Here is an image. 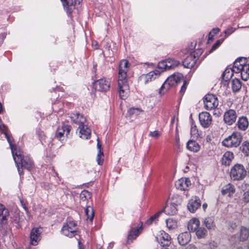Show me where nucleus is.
I'll return each instance as SVG.
<instances>
[{"label":"nucleus","instance_id":"obj_22","mask_svg":"<svg viewBox=\"0 0 249 249\" xmlns=\"http://www.w3.org/2000/svg\"><path fill=\"white\" fill-rule=\"evenodd\" d=\"M144 226L145 225L143 226V223L141 221L132 224L128 233H141Z\"/></svg>","mask_w":249,"mask_h":249},{"label":"nucleus","instance_id":"obj_37","mask_svg":"<svg viewBox=\"0 0 249 249\" xmlns=\"http://www.w3.org/2000/svg\"><path fill=\"white\" fill-rule=\"evenodd\" d=\"M162 212H158L153 215L151 216L145 222V225L148 226L151 225L153 223H156L158 221L159 217L161 214Z\"/></svg>","mask_w":249,"mask_h":249},{"label":"nucleus","instance_id":"obj_9","mask_svg":"<svg viewBox=\"0 0 249 249\" xmlns=\"http://www.w3.org/2000/svg\"><path fill=\"white\" fill-rule=\"evenodd\" d=\"M93 87L96 90L100 92H106L109 89L110 82L108 79L101 78L94 82Z\"/></svg>","mask_w":249,"mask_h":249},{"label":"nucleus","instance_id":"obj_39","mask_svg":"<svg viewBox=\"0 0 249 249\" xmlns=\"http://www.w3.org/2000/svg\"><path fill=\"white\" fill-rule=\"evenodd\" d=\"M166 226L169 230H174L177 228V222L175 219L169 218L166 221Z\"/></svg>","mask_w":249,"mask_h":249},{"label":"nucleus","instance_id":"obj_46","mask_svg":"<svg viewBox=\"0 0 249 249\" xmlns=\"http://www.w3.org/2000/svg\"><path fill=\"white\" fill-rule=\"evenodd\" d=\"M64 130L61 127H58L56 130L55 133V137L58 139L59 140H61V138L63 136L64 134Z\"/></svg>","mask_w":249,"mask_h":249},{"label":"nucleus","instance_id":"obj_41","mask_svg":"<svg viewBox=\"0 0 249 249\" xmlns=\"http://www.w3.org/2000/svg\"><path fill=\"white\" fill-rule=\"evenodd\" d=\"M248 235L249 234H234L232 235L231 238V240H235L237 238L236 240L235 241V243L237 241H244L246 240H247L248 238Z\"/></svg>","mask_w":249,"mask_h":249},{"label":"nucleus","instance_id":"obj_11","mask_svg":"<svg viewBox=\"0 0 249 249\" xmlns=\"http://www.w3.org/2000/svg\"><path fill=\"white\" fill-rule=\"evenodd\" d=\"M237 117L235 110L232 109H229L224 113L223 120L225 124L229 125H231L235 122Z\"/></svg>","mask_w":249,"mask_h":249},{"label":"nucleus","instance_id":"obj_7","mask_svg":"<svg viewBox=\"0 0 249 249\" xmlns=\"http://www.w3.org/2000/svg\"><path fill=\"white\" fill-rule=\"evenodd\" d=\"M202 53V51L201 49L191 52L184 59L182 65L185 68L191 69L195 66L199 56Z\"/></svg>","mask_w":249,"mask_h":249},{"label":"nucleus","instance_id":"obj_57","mask_svg":"<svg viewBox=\"0 0 249 249\" xmlns=\"http://www.w3.org/2000/svg\"><path fill=\"white\" fill-rule=\"evenodd\" d=\"M0 131L2 133L4 131H8V129L6 126L2 123L0 124Z\"/></svg>","mask_w":249,"mask_h":249},{"label":"nucleus","instance_id":"obj_56","mask_svg":"<svg viewBox=\"0 0 249 249\" xmlns=\"http://www.w3.org/2000/svg\"><path fill=\"white\" fill-rule=\"evenodd\" d=\"M180 62L178 60L175 59L174 61H173L172 64L169 65V66H171V69L178 66Z\"/></svg>","mask_w":249,"mask_h":249},{"label":"nucleus","instance_id":"obj_18","mask_svg":"<svg viewBox=\"0 0 249 249\" xmlns=\"http://www.w3.org/2000/svg\"><path fill=\"white\" fill-rule=\"evenodd\" d=\"M236 125L239 130L241 131L246 130L249 125L248 119L247 117L244 116L239 117Z\"/></svg>","mask_w":249,"mask_h":249},{"label":"nucleus","instance_id":"obj_38","mask_svg":"<svg viewBox=\"0 0 249 249\" xmlns=\"http://www.w3.org/2000/svg\"><path fill=\"white\" fill-rule=\"evenodd\" d=\"M240 150L245 156H249V142L247 141H244L240 147Z\"/></svg>","mask_w":249,"mask_h":249},{"label":"nucleus","instance_id":"obj_43","mask_svg":"<svg viewBox=\"0 0 249 249\" xmlns=\"http://www.w3.org/2000/svg\"><path fill=\"white\" fill-rule=\"evenodd\" d=\"M91 197V193L88 190H84L80 194V198L82 201H85Z\"/></svg>","mask_w":249,"mask_h":249},{"label":"nucleus","instance_id":"obj_55","mask_svg":"<svg viewBox=\"0 0 249 249\" xmlns=\"http://www.w3.org/2000/svg\"><path fill=\"white\" fill-rule=\"evenodd\" d=\"M237 227V225L235 223H231L229 227V230L230 232H233L234 229H235Z\"/></svg>","mask_w":249,"mask_h":249},{"label":"nucleus","instance_id":"obj_59","mask_svg":"<svg viewBox=\"0 0 249 249\" xmlns=\"http://www.w3.org/2000/svg\"><path fill=\"white\" fill-rule=\"evenodd\" d=\"M249 230L245 227L242 226L240 228V233H249Z\"/></svg>","mask_w":249,"mask_h":249},{"label":"nucleus","instance_id":"obj_19","mask_svg":"<svg viewBox=\"0 0 249 249\" xmlns=\"http://www.w3.org/2000/svg\"><path fill=\"white\" fill-rule=\"evenodd\" d=\"M177 207L178 205L175 203L167 204L161 212H163L167 215H174L177 213Z\"/></svg>","mask_w":249,"mask_h":249},{"label":"nucleus","instance_id":"obj_34","mask_svg":"<svg viewBox=\"0 0 249 249\" xmlns=\"http://www.w3.org/2000/svg\"><path fill=\"white\" fill-rule=\"evenodd\" d=\"M239 73H240V76L243 80H248L249 78V65L246 64Z\"/></svg>","mask_w":249,"mask_h":249},{"label":"nucleus","instance_id":"obj_36","mask_svg":"<svg viewBox=\"0 0 249 249\" xmlns=\"http://www.w3.org/2000/svg\"><path fill=\"white\" fill-rule=\"evenodd\" d=\"M233 73L231 68H227L223 72L222 77L223 80L228 81L233 76Z\"/></svg>","mask_w":249,"mask_h":249},{"label":"nucleus","instance_id":"obj_13","mask_svg":"<svg viewBox=\"0 0 249 249\" xmlns=\"http://www.w3.org/2000/svg\"><path fill=\"white\" fill-rule=\"evenodd\" d=\"M78 225L77 222L74 220H68L65 223H64L61 231L63 232H68L71 233H74L77 231Z\"/></svg>","mask_w":249,"mask_h":249},{"label":"nucleus","instance_id":"obj_32","mask_svg":"<svg viewBox=\"0 0 249 249\" xmlns=\"http://www.w3.org/2000/svg\"><path fill=\"white\" fill-rule=\"evenodd\" d=\"M153 74H154V73L149 72L146 74H142L139 77V79L145 84H147L155 79V76L153 77L152 75Z\"/></svg>","mask_w":249,"mask_h":249},{"label":"nucleus","instance_id":"obj_42","mask_svg":"<svg viewBox=\"0 0 249 249\" xmlns=\"http://www.w3.org/2000/svg\"><path fill=\"white\" fill-rule=\"evenodd\" d=\"M158 68L162 71L169 70L171 69V66L167 64L166 60H164L159 62Z\"/></svg>","mask_w":249,"mask_h":249},{"label":"nucleus","instance_id":"obj_63","mask_svg":"<svg viewBox=\"0 0 249 249\" xmlns=\"http://www.w3.org/2000/svg\"><path fill=\"white\" fill-rule=\"evenodd\" d=\"M97 147L98 149V152H103L102 150V148H101L102 144L100 143L99 138L97 139Z\"/></svg>","mask_w":249,"mask_h":249},{"label":"nucleus","instance_id":"obj_21","mask_svg":"<svg viewBox=\"0 0 249 249\" xmlns=\"http://www.w3.org/2000/svg\"><path fill=\"white\" fill-rule=\"evenodd\" d=\"M234 158V155L232 152L227 151L222 156L221 162L222 165L229 166Z\"/></svg>","mask_w":249,"mask_h":249},{"label":"nucleus","instance_id":"obj_47","mask_svg":"<svg viewBox=\"0 0 249 249\" xmlns=\"http://www.w3.org/2000/svg\"><path fill=\"white\" fill-rule=\"evenodd\" d=\"M61 128L63 130H64V133L66 134V135L68 136L70 133L71 127L70 125L63 124L61 126Z\"/></svg>","mask_w":249,"mask_h":249},{"label":"nucleus","instance_id":"obj_54","mask_svg":"<svg viewBox=\"0 0 249 249\" xmlns=\"http://www.w3.org/2000/svg\"><path fill=\"white\" fill-rule=\"evenodd\" d=\"M160 135V133L158 131H154L153 132H150L149 133V136H151L153 138H157Z\"/></svg>","mask_w":249,"mask_h":249},{"label":"nucleus","instance_id":"obj_30","mask_svg":"<svg viewBox=\"0 0 249 249\" xmlns=\"http://www.w3.org/2000/svg\"><path fill=\"white\" fill-rule=\"evenodd\" d=\"M11 223L15 226L16 229H19L21 227L19 213H15L10 217Z\"/></svg>","mask_w":249,"mask_h":249},{"label":"nucleus","instance_id":"obj_4","mask_svg":"<svg viewBox=\"0 0 249 249\" xmlns=\"http://www.w3.org/2000/svg\"><path fill=\"white\" fill-rule=\"evenodd\" d=\"M242 140L243 136L240 132H233L222 141V144L228 148H236L240 145Z\"/></svg>","mask_w":249,"mask_h":249},{"label":"nucleus","instance_id":"obj_62","mask_svg":"<svg viewBox=\"0 0 249 249\" xmlns=\"http://www.w3.org/2000/svg\"><path fill=\"white\" fill-rule=\"evenodd\" d=\"M197 132V130L196 129V125H194V124L192 123V126L191 128V133H193L194 134H196Z\"/></svg>","mask_w":249,"mask_h":249},{"label":"nucleus","instance_id":"obj_53","mask_svg":"<svg viewBox=\"0 0 249 249\" xmlns=\"http://www.w3.org/2000/svg\"><path fill=\"white\" fill-rule=\"evenodd\" d=\"M43 232V228L41 227L33 228L30 233H41Z\"/></svg>","mask_w":249,"mask_h":249},{"label":"nucleus","instance_id":"obj_44","mask_svg":"<svg viewBox=\"0 0 249 249\" xmlns=\"http://www.w3.org/2000/svg\"><path fill=\"white\" fill-rule=\"evenodd\" d=\"M119 92V97L121 99L124 100L127 97V90L128 89H125L123 88H118Z\"/></svg>","mask_w":249,"mask_h":249},{"label":"nucleus","instance_id":"obj_29","mask_svg":"<svg viewBox=\"0 0 249 249\" xmlns=\"http://www.w3.org/2000/svg\"><path fill=\"white\" fill-rule=\"evenodd\" d=\"M191 239V234H178V240L181 246L187 245Z\"/></svg>","mask_w":249,"mask_h":249},{"label":"nucleus","instance_id":"obj_10","mask_svg":"<svg viewBox=\"0 0 249 249\" xmlns=\"http://www.w3.org/2000/svg\"><path fill=\"white\" fill-rule=\"evenodd\" d=\"M203 102L205 107L207 110L214 109L218 105L217 98L212 94H206L203 98Z\"/></svg>","mask_w":249,"mask_h":249},{"label":"nucleus","instance_id":"obj_28","mask_svg":"<svg viewBox=\"0 0 249 249\" xmlns=\"http://www.w3.org/2000/svg\"><path fill=\"white\" fill-rule=\"evenodd\" d=\"M186 147L188 150L194 152H197L200 149L199 144L193 140H189L187 143Z\"/></svg>","mask_w":249,"mask_h":249},{"label":"nucleus","instance_id":"obj_40","mask_svg":"<svg viewBox=\"0 0 249 249\" xmlns=\"http://www.w3.org/2000/svg\"><path fill=\"white\" fill-rule=\"evenodd\" d=\"M30 244L36 246L41 239L40 234H30Z\"/></svg>","mask_w":249,"mask_h":249},{"label":"nucleus","instance_id":"obj_14","mask_svg":"<svg viewBox=\"0 0 249 249\" xmlns=\"http://www.w3.org/2000/svg\"><path fill=\"white\" fill-rule=\"evenodd\" d=\"M246 64V58H244L243 57L237 58L233 63L232 68H231L232 72L239 73V72L241 71V70L244 68V67Z\"/></svg>","mask_w":249,"mask_h":249},{"label":"nucleus","instance_id":"obj_50","mask_svg":"<svg viewBox=\"0 0 249 249\" xmlns=\"http://www.w3.org/2000/svg\"><path fill=\"white\" fill-rule=\"evenodd\" d=\"M139 234H127V244H130L132 241L135 239Z\"/></svg>","mask_w":249,"mask_h":249},{"label":"nucleus","instance_id":"obj_2","mask_svg":"<svg viewBox=\"0 0 249 249\" xmlns=\"http://www.w3.org/2000/svg\"><path fill=\"white\" fill-rule=\"evenodd\" d=\"M71 119L74 123L79 124L78 129L81 135L80 137L85 139H89L91 130L84 124L86 120L83 115L78 112L73 113L71 114Z\"/></svg>","mask_w":249,"mask_h":249},{"label":"nucleus","instance_id":"obj_48","mask_svg":"<svg viewBox=\"0 0 249 249\" xmlns=\"http://www.w3.org/2000/svg\"><path fill=\"white\" fill-rule=\"evenodd\" d=\"M223 40L219 39L216 41V42L212 46L210 52H212L215 49H216L222 43Z\"/></svg>","mask_w":249,"mask_h":249},{"label":"nucleus","instance_id":"obj_1","mask_svg":"<svg viewBox=\"0 0 249 249\" xmlns=\"http://www.w3.org/2000/svg\"><path fill=\"white\" fill-rule=\"evenodd\" d=\"M12 155L20 176L23 175V171L21 168L26 169L30 172L34 169V161L29 156H25L22 151L19 150Z\"/></svg>","mask_w":249,"mask_h":249},{"label":"nucleus","instance_id":"obj_12","mask_svg":"<svg viewBox=\"0 0 249 249\" xmlns=\"http://www.w3.org/2000/svg\"><path fill=\"white\" fill-rule=\"evenodd\" d=\"M199 120L203 127L208 128L212 124V117L209 113L202 112L199 114Z\"/></svg>","mask_w":249,"mask_h":249},{"label":"nucleus","instance_id":"obj_3","mask_svg":"<svg viewBox=\"0 0 249 249\" xmlns=\"http://www.w3.org/2000/svg\"><path fill=\"white\" fill-rule=\"evenodd\" d=\"M9 212L4 205L0 204V231L1 233L12 232V228L8 226Z\"/></svg>","mask_w":249,"mask_h":249},{"label":"nucleus","instance_id":"obj_23","mask_svg":"<svg viewBox=\"0 0 249 249\" xmlns=\"http://www.w3.org/2000/svg\"><path fill=\"white\" fill-rule=\"evenodd\" d=\"M3 133L4 134L5 138L9 144L12 155H14V153L17 152L19 149L18 148L15 144L13 143L14 139L12 135L9 134L8 131H4Z\"/></svg>","mask_w":249,"mask_h":249},{"label":"nucleus","instance_id":"obj_27","mask_svg":"<svg viewBox=\"0 0 249 249\" xmlns=\"http://www.w3.org/2000/svg\"><path fill=\"white\" fill-rule=\"evenodd\" d=\"M127 75L122 76L118 74V88H124L125 89H128V85L126 79Z\"/></svg>","mask_w":249,"mask_h":249},{"label":"nucleus","instance_id":"obj_8","mask_svg":"<svg viewBox=\"0 0 249 249\" xmlns=\"http://www.w3.org/2000/svg\"><path fill=\"white\" fill-rule=\"evenodd\" d=\"M200 221L197 218H193L188 224V229L190 232H196V233H206L207 230L204 227H200Z\"/></svg>","mask_w":249,"mask_h":249},{"label":"nucleus","instance_id":"obj_6","mask_svg":"<svg viewBox=\"0 0 249 249\" xmlns=\"http://www.w3.org/2000/svg\"><path fill=\"white\" fill-rule=\"evenodd\" d=\"M183 77V75L180 73H174L171 75L162 85L160 89V93H161L164 89L168 90L172 87L178 84L182 79Z\"/></svg>","mask_w":249,"mask_h":249},{"label":"nucleus","instance_id":"obj_26","mask_svg":"<svg viewBox=\"0 0 249 249\" xmlns=\"http://www.w3.org/2000/svg\"><path fill=\"white\" fill-rule=\"evenodd\" d=\"M235 193L234 186L229 183L223 187L221 190V194L223 195H227L231 196Z\"/></svg>","mask_w":249,"mask_h":249},{"label":"nucleus","instance_id":"obj_60","mask_svg":"<svg viewBox=\"0 0 249 249\" xmlns=\"http://www.w3.org/2000/svg\"><path fill=\"white\" fill-rule=\"evenodd\" d=\"M217 247V244L214 241L210 243L209 248L210 249H215Z\"/></svg>","mask_w":249,"mask_h":249},{"label":"nucleus","instance_id":"obj_51","mask_svg":"<svg viewBox=\"0 0 249 249\" xmlns=\"http://www.w3.org/2000/svg\"><path fill=\"white\" fill-rule=\"evenodd\" d=\"M36 134L41 143H43V141L44 140L45 137L44 133L40 130H36Z\"/></svg>","mask_w":249,"mask_h":249},{"label":"nucleus","instance_id":"obj_15","mask_svg":"<svg viewBox=\"0 0 249 249\" xmlns=\"http://www.w3.org/2000/svg\"><path fill=\"white\" fill-rule=\"evenodd\" d=\"M191 185V181L188 178H181L176 182L177 189L181 191L185 190Z\"/></svg>","mask_w":249,"mask_h":249},{"label":"nucleus","instance_id":"obj_20","mask_svg":"<svg viewBox=\"0 0 249 249\" xmlns=\"http://www.w3.org/2000/svg\"><path fill=\"white\" fill-rule=\"evenodd\" d=\"M128 61L126 59H122L119 63V75L122 76L127 75L128 69Z\"/></svg>","mask_w":249,"mask_h":249},{"label":"nucleus","instance_id":"obj_16","mask_svg":"<svg viewBox=\"0 0 249 249\" xmlns=\"http://www.w3.org/2000/svg\"><path fill=\"white\" fill-rule=\"evenodd\" d=\"M201 205L200 199L195 196L191 199L188 204V209L191 213H194Z\"/></svg>","mask_w":249,"mask_h":249},{"label":"nucleus","instance_id":"obj_64","mask_svg":"<svg viewBox=\"0 0 249 249\" xmlns=\"http://www.w3.org/2000/svg\"><path fill=\"white\" fill-rule=\"evenodd\" d=\"M219 31L220 30L218 28H216L213 29L211 32H212V34H213V35H214L217 34L219 32Z\"/></svg>","mask_w":249,"mask_h":249},{"label":"nucleus","instance_id":"obj_25","mask_svg":"<svg viewBox=\"0 0 249 249\" xmlns=\"http://www.w3.org/2000/svg\"><path fill=\"white\" fill-rule=\"evenodd\" d=\"M64 10L69 14L72 12V7H74L73 0H60Z\"/></svg>","mask_w":249,"mask_h":249},{"label":"nucleus","instance_id":"obj_52","mask_svg":"<svg viewBox=\"0 0 249 249\" xmlns=\"http://www.w3.org/2000/svg\"><path fill=\"white\" fill-rule=\"evenodd\" d=\"M189 84V82L187 80L183 81V85L181 86V89L180 90V93L181 94H183L187 89V85Z\"/></svg>","mask_w":249,"mask_h":249},{"label":"nucleus","instance_id":"obj_49","mask_svg":"<svg viewBox=\"0 0 249 249\" xmlns=\"http://www.w3.org/2000/svg\"><path fill=\"white\" fill-rule=\"evenodd\" d=\"M104 156L103 152H98L97 156V162L98 164L100 165L103 164V159H101V157Z\"/></svg>","mask_w":249,"mask_h":249},{"label":"nucleus","instance_id":"obj_58","mask_svg":"<svg viewBox=\"0 0 249 249\" xmlns=\"http://www.w3.org/2000/svg\"><path fill=\"white\" fill-rule=\"evenodd\" d=\"M6 34L5 33H3L0 34V46L3 42V40L6 37Z\"/></svg>","mask_w":249,"mask_h":249},{"label":"nucleus","instance_id":"obj_17","mask_svg":"<svg viewBox=\"0 0 249 249\" xmlns=\"http://www.w3.org/2000/svg\"><path fill=\"white\" fill-rule=\"evenodd\" d=\"M156 238L162 247L168 246L171 243V238L169 234H158Z\"/></svg>","mask_w":249,"mask_h":249},{"label":"nucleus","instance_id":"obj_35","mask_svg":"<svg viewBox=\"0 0 249 249\" xmlns=\"http://www.w3.org/2000/svg\"><path fill=\"white\" fill-rule=\"evenodd\" d=\"M85 213L87 216V219L89 220L90 222H92L94 216L93 207L89 206H87L85 210Z\"/></svg>","mask_w":249,"mask_h":249},{"label":"nucleus","instance_id":"obj_61","mask_svg":"<svg viewBox=\"0 0 249 249\" xmlns=\"http://www.w3.org/2000/svg\"><path fill=\"white\" fill-rule=\"evenodd\" d=\"M234 31V30H233V29L232 28H231L226 29L225 31V33L226 34V36H228L230 35Z\"/></svg>","mask_w":249,"mask_h":249},{"label":"nucleus","instance_id":"obj_33","mask_svg":"<svg viewBox=\"0 0 249 249\" xmlns=\"http://www.w3.org/2000/svg\"><path fill=\"white\" fill-rule=\"evenodd\" d=\"M242 87V82L238 78H235L231 81V89L233 92H238Z\"/></svg>","mask_w":249,"mask_h":249},{"label":"nucleus","instance_id":"obj_5","mask_svg":"<svg viewBox=\"0 0 249 249\" xmlns=\"http://www.w3.org/2000/svg\"><path fill=\"white\" fill-rule=\"evenodd\" d=\"M246 175L247 170L241 164L236 163L231 169L230 176L234 180H242Z\"/></svg>","mask_w":249,"mask_h":249},{"label":"nucleus","instance_id":"obj_24","mask_svg":"<svg viewBox=\"0 0 249 249\" xmlns=\"http://www.w3.org/2000/svg\"><path fill=\"white\" fill-rule=\"evenodd\" d=\"M202 225L205 226L206 228L210 231L214 230L215 228L213 219L212 217H208L203 219Z\"/></svg>","mask_w":249,"mask_h":249},{"label":"nucleus","instance_id":"obj_31","mask_svg":"<svg viewBox=\"0 0 249 249\" xmlns=\"http://www.w3.org/2000/svg\"><path fill=\"white\" fill-rule=\"evenodd\" d=\"M241 189L244 192L243 195V200L245 203H249V184L243 183Z\"/></svg>","mask_w":249,"mask_h":249},{"label":"nucleus","instance_id":"obj_45","mask_svg":"<svg viewBox=\"0 0 249 249\" xmlns=\"http://www.w3.org/2000/svg\"><path fill=\"white\" fill-rule=\"evenodd\" d=\"M142 111V110L139 108L131 107L128 110V112L130 115H138Z\"/></svg>","mask_w":249,"mask_h":249}]
</instances>
